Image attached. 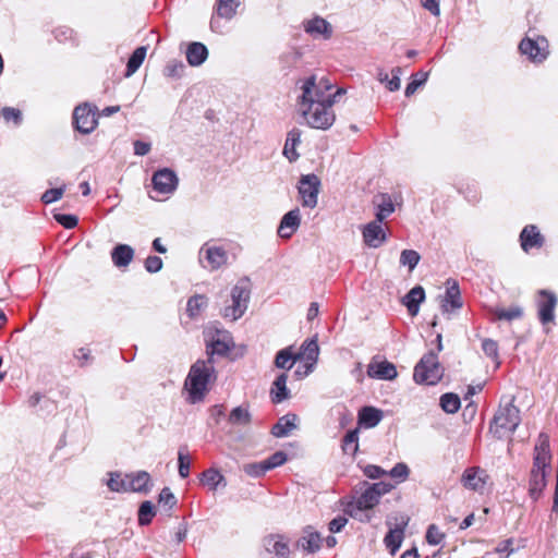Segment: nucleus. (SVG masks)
Instances as JSON below:
<instances>
[{"label":"nucleus","mask_w":558,"mask_h":558,"mask_svg":"<svg viewBox=\"0 0 558 558\" xmlns=\"http://www.w3.org/2000/svg\"><path fill=\"white\" fill-rule=\"evenodd\" d=\"M214 379H216L214 361L210 357L206 361H196L184 384L187 391L186 400L192 404L203 401L208 390L207 385Z\"/></svg>","instance_id":"nucleus-1"},{"label":"nucleus","mask_w":558,"mask_h":558,"mask_svg":"<svg viewBox=\"0 0 558 558\" xmlns=\"http://www.w3.org/2000/svg\"><path fill=\"white\" fill-rule=\"evenodd\" d=\"M252 283L247 277L241 278L231 289L232 304L225 306L222 316L234 322L241 318L247 310L251 299Z\"/></svg>","instance_id":"nucleus-2"},{"label":"nucleus","mask_w":558,"mask_h":558,"mask_svg":"<svg viewBox=\"0 0 558 558\" xmlns=\"http://www.w3.org/2000/svg\"><path fill=\"white\" fill-rule=\"evenodd\" d=\"M444 367L434 351L425 353L414 367L413 378L417 384L434 386L441 380Z\"/></svg>","instance_id":"nucleus-3"},{"label":"nucleus","mask_w":558,"mask_h":558,"mask_svg":"<svg viewBox=\"0 0 558 558\" xmlns=\"http://www.w3.org/2000/svg\"><path fill=\"white\" fill-rule=\"evenodd\" d=\"M301 89L302 95L300 96L299 105L302 108H304L306 104L333 105L336 98L345 93L343 88H338L333 94H326L325 90L316 84L315 75L307 77L303 82Z\"/></svg>","instance_id":"nucleus-4"},{"label":"nucleus","mask_w":558,"mask_h":558,"mask_svg":"<svg viewBox=\"0 0 558 558\" xmlns=\"http://www.w3.org/2000/svg\"><path fill=\"white\" fill-rule=\"evenodd\" d=\"M520 422L519 409L512 402H509L505 407L499 408L490 423L489 429L497 438H502L505 432L514 433Z\"/></svg>","instance_id":"nucleus-5"},{"label":"nucleus","mask_w":558,"mask_h":558,"mask_svg":"<svg viewBox=\"0 0 558 558\" xmlns=\"http://www.w3.org/2000/svg\"><path fill=\"white\" fill-rule=\"evenodd\" d=\"M332 106L328 104H306L304 108L300 107V111L311 128L327 130L333 124L336 119Z\"/></svg>","instance_id":"nucleus-6"},{"label":"nucleus","mask_w":558,"mask_h":558,"mask_svg":"<svg viewBox=\"0 0 558 558\" xmlns=\"http://www.w3.org/2000/svg\"><path fill=\"white\" fill-rule=\"evenodd\" d=\"M519 50L535 63L543 62L549 53L548 41L544 36L531 37L530 35H526L521 40Z\"/></svg>","instance_id":"nucleus-7"},{"label":"nucleus","mask_w":558,"mask_h":558,"mask_svg":"<svg viewBox=\"0 0 558 558\" xmlns=\"http://www.w3.org/2000/svg\"><path fill=\"white\" fill-rule=\"evenodd\" d=\"M198 259L204 269L215 271L227 264L228 254L222 246L205 243L199 250Z\"/></svg>","instance_id":"nucleus-8"},{"label":"nucleus","mask_w":558,"mask_h":558,"mask_svg":"<svg viewBox=\"0 0 558 558\" xmlns=\"http://www.w3.org/2000/svg\"><path fill=\"white\" fill-rule=\"evenodd\" d=\"M96 110L97 108L95 106H90L87 102L78 105L73 111V124L75 130L82 134L92 133L98 124Z\"/></svg>","instance_id":"nucleus-9"},{"label":"nucleus","mask_w":558,"mask_h":558,"mask_svg":"<svg viewBox=\"0 0 558 558\" xmlns=\"http://www.w3.org/2000/svg\"><path fill=\"white\" fill-rule=\"evenodd\" d=\"M319 187L320 180L316 174L310 173L301 177L298 189L302 198V205L304 207H316L318 202Z\"/></svg>","instance_id":"nucleus-10"},{"label":"nucleus","mask_w":558,"mask_h":558,"mask_svg":"<svg viewBox=\"0 0 558 558\" xmlns=\"http://www.w3.org/2000/svg\"><path fill=\"white\" fill-rule=\"evenodd\" d=\"M558 299L556 294L549 290H539L537 292L536 305L538 319L543 325H547L555 320V308Z\"/></svg>","instance_id":"nucleus-11"},{"label":"nucleus","mask_w":558,"mask_h":558,"mask_svg":"<svg viewBox=\"0 0 558 558\" xmlns=\"http://www.w3.org/2000/svg\"><path fill=\"white\" fill-rule=\"evenodd\" d=\"M241 5V0H216L215 13L210 19V29L220 32V19L232 20Z\"/></svg>","instance_id":"nucleus-12"},{"label":"nucleus","mask_w":558,"mask_h":558,"mask_svg":"<svg viewBox=\"0 0 558 558\" xmlns=\"http://www.w3.org/2000/svg\"><path fill=\"white\" fill-rule=\"evenodd\" d=\"M128 493L148 495L154 488V481L146 471L138 470L126 473Z\"/></svg>","instance_id":"nucleus-13"},{"label":"nucleus","mask_w":558,"mask_h":558,"mask_svg":"<svg viewBox=\"0 0 558 558\" xmlns=\"http://www.w3.org/2000/svg\"><path fill=\"white\" fill-rule=\"evenodd\" d=\"M362 234L364 243L374 248L379 247L387 240L386 232L381 227V221L378 220L371 221L364 226Z\"/></svg>","instance_id":"nucleus-14"},{"label":"nucleus","mask_w":558,"mask_h":558,"mask_svg":"<svg viewBox=\"0 0 558 558\" xmlns=\"http://www.w3.org/2000/svg\"><path fill=\"white\" fill-rule=\"evenodd\" d=\"M301 225V213L294 208L283 215L278 227V235L282 239H290Z\"/></svg>","instance_id":"nucleus-15"},{"label":"nucleus","mask_w":558,"mask_h":558,"mask_svg":"<svg viewBox=\"0 0 558 558\" xmlns=\"http://www.w3.org/2000/svg\"><path fill=\"white\" fill-rule=\"evenodd\" d=\"M488 475L486 472L477 466L466 469L462 474V483L464 487L478 492L482 490L486 484Z\"/></svg>","instance_id":"nucleus-16"},{"label":"nucleus","mask_w":558,"mask_h":558,"mask_svg":"<svg viewBox=\"0 0 558 558\" xmlns=\"http://www.w3.org/2000/svg\"><path fill=\"white\" fill-rule=\"evenodd\" d=\"M154 191L158 194L171 193L174 189V171L161 169L154 173L151 179Z\"/></svg>","instance_id":"nucleus-17"},{"label":"nucleus","mask_w":558,"mask_h":558,"mask_svg":"<svg viewBox=\"0 0 558 558\" xmlns=\"http://www.w3.org/2000/svg\"><path fill=\"white\" fill-rule=\"evenodd\" d=\"M367 375L372 378L392 380L397 377L398 372L396 366L388 362H371L367 366Z\"/></svg>","instance_id":"nucleus-18"},{"label":"nucleus","mask_w":558,"mask_h":558,"mask_svg":"<svg viewBox=\"0 0 558 558\" xmlns=\"http://www.w3.org/2000/svg\"><path fill=\"white\" fill-rule=\"evenodd\" d=\"M303 26L304 31L313 37L328 39L332 34L331 25L320 16L304 21Z\"/></svg>","instance_id":"nucleus-19"},{"label":"nucleus","mask_w":558,"mask_h":558,"mask_svg":"<svg viewBox=\"0 0 558 558\" xmlns=\"http://www.w3.org/2000/svg\"><path fill=\"white\" fill-rule=\"evenodd\" d=\"M458 310L462 307L461 292L459 284L456 280H447V289L444 300L441 301V308L444 312Z\"/></svg>","instance_id":"nucleus-20"},{"label":"nucleus","mask_w":558,"mask_h":558,"mask_svg":"<svg viewBox=\"0 0 558 558\" xmlns=\"http://www.w3.org/2000/svg\"><path fill=\"white\" fill-rule=\"evenodd\" d=\"M265 550L272 555L271 558H288L290 549L288 544L279 535H269L264 538Z\"/></svg>","instance_id":"nucleus-21"},{"label":"nucleus","mask_w":558,"mask_h":558,"mask_svg":"<svg viewBox=\"0 0 558 558\" xmlns=\"http://www.w3.org/2000/svg\"><path fill=\"white\" fill-rule=\"evenodd\" d=\"M207 47L199 41L190 43L185 49L186 61L191 66L202 65L208 58Z\"/></svg>","instance_id":"nucleus-22"},{"label":"nucleus","mask_w":558,"mask_h":558,"mask_svg":"<svg viewBox=\"0 0 558 558\" xmlns=\"http://www.w3.org/2000/svg\"><path fill=\"white\" fill-rule=\"evenodd\" d=\"M521 247L524 252H529L533 247H541L544 239L538 229L533 226H526L520 234Z\"/></svg>","instance_id":"nucleus-23"},{"label":"nucleus","mask_w":558,"mask_h":558,"mask_svg":"<svg viewBox=\"0 0 558 558\" xmlns=\"http://www.w3.org/2000/svg\"><path fill=\"white\" fill-rule=\"evenodd\" d=\"M408 521L409 518L402 520L399 525H397L395 529L389 530V532L386 534L384 538V543L391 555H395L402 544L404 537V529L408 524Z\"/></svg>","instance_id":"nucleus-24"},{"label":"nucleus","mask_w":558,"mask_h":558,"mask_svg":"<svg viewBox=\"0 0 558 558\" xmlns=\"http://www.w3.org/2000/svg\"><path fill=\"white\" fill-rule=\"evenodd\" d=\"M384 413L381 410L366 405L359 411V424L365 428H373L377 426L383 420Z\"/></svg>","instance_id":"nucleus-25"},{"label":"nucleus","mask_w":558,"mask_h":558,"mask_svg":"<svg viewBox=\"0 0 558 558\" xmlns=\"http://www.w3.org/2000/svg\"><path fill=\"white\" fill-rule=\"evenodd\" d=\"M425 300V291L423 287H413L403 298V304L407 306L408 312L411 316H415L418 313L420 304Z\"/></svg>","instance_id":"nucleus-26"},{"label":"nucleus","mask_w":558,"mask_h":558,"mask_svg":"<svg viewBox=\"0 0 558 558\" xmlns=\"http://www.w3.org/2000/svg\"><path fill=\"white\" fill-rule=\"evenodd\" d=\"M288 375L282 373L276 377L270 388V399L274 403H281L290 397V390L287 387Z\"/></svg>","instance_id":"nucleus-27"},{"label":"nucleus","mask_w":558,"mask_h":558,"mask_svg":"<svg viewBox=\"0 0 558 558\" xmlns=\"http://www.w3.org/2000/svg\"><path fill=\"white\" fill-rule=\"evenodd\" d=\"M231 337L228 332H218L217 338H214L207 344V353L209 357L213 360V355H226L230 350Z\"/></svg>","instance_id":"nucleus-28"},{"label":"nucleus","mask_w":558,"mask_h":558,"mask_svg":"<svg viewBox=\"0 0 558 558\" xmlns=\"http://www.w3.org/2000/svg\"><path fill=\"white\" fill-rule=\"evenodd\" d=\"M134 257V250L128 244H118L111 251L114 266L121 268L130 265Z\"/></svg>","instance_id":"nucleus-29"},{"label":"nucleus","mask_w":558,"mask_h":558,"mask_svg":"<svg viewBox=\"0 0 558 558\" xmlns=\"http://www.w3.org/2000/svg\"><path fill=\"white\" fill-rule=\"evenodd\" d=\"M296 421L298 416L295 414L281 416L272 426L271 434L278 438L288 436L294 428H296Z\"/></svg>","instance_id":"nucleus-30"},{"label":"nucleus","mask_w":558,"mask_h":558,"mask_svg":"<svg viewBox=\"0 0 558 558\" xmlns=\"http://www.w3.org/2000/svg\"><path fill=\"white\" fill-rule=\"evenodd\" d=\"M365 485H367V487L360 495V497L356 499V501L354 504L355 508L359 512H363V511L373 509L379 502V499H380L378 497V493L372 490L368 483H365Z\"/></svg>","instance_id":"nucleus-31"},{"label":"nucleus","mask_w":558,"mask_h":558,"mask_svg":"<svg viewBox=\"0 0 558 558\" xmlns=\"http://www.w3.org/2000/svg\"><path fill=\"white\" fill-rule=\"evenodd\" d=\"M322 541L320 534L308 526L304 531V535L299 539L298 545L308 553H315L319 550Z\"/></svg>","instance_id":"nucleus-32"},{"label":"nucleus","mask_w":558,"mask_h":558,"mask_svg":"<svg viewBox=\"0 0 558 558\" xmlns=\"http://www.w3.org/2000/svg\"><path fill=\"white\" fill-rule=\"evenodd\" d=\"M301 131L296 128H293L287 134L286 144L283 147V155L289 159V161H295L299 158V154L296 153V145L301 143Z\"/></svg>","instance_id":"nucleus-33"},{"label":"nucleus","mask_w":558,"mask_h":558,"mask_svg":"<svg viewBox=\"0 0 558 558\" xmlns=\"http://www.w3.org/2000/svg\"><path fill=\"white\" fill-rule=\"evenodd\" d=\"M300 360V355L293 353L292 347L284 348L277 352L275 357V366L277 368L289 371L294 363Z\"/></svg>","instance_id":"nucleus-34"},{"label":"nucleus","mask_w":558,"mask_h":558,"mask_svg":"<svg viewBox=\"0 0 558 558\" xmlns=\"http://www.w3.org/2000/svg\"><path fill=\"white\" fill-rule=\"evenodd\" d=\"M302 51L299 48L291 47L279 56V64L282 70L294 69L302 59Z\"/></svg>","instance_id":"nucleus-35"},{"label":"nucleus","mask_w":558,"mask_h":558,"mask_svg":"<svg viewBox=\"0 0 558 558\" xmlns=\"http://www.w3.org/2000/svg\"><path fill=\"white\" fill-rule=\"evenodd\" d=\"M106 482L107 487L113 493H128L126 473L120 471L109 472Z\"/></svg>","instance_id":"nucleus-36"},{"label":"nucleus","mask_w":558,"mask_h":558,"mask_svg":"<svg viewBox=\"0 0 558 558\" xmlns=\"http://www.w3.org/2000/svg\"><path fill=\"white\" fill-rule=\"evenodd\" d=\"M547 474H530L529 477V495L536 501L541 498L544 488L546 487Z\"/></svg>","instance_id":"nucleus-37"},{"label":"nucleus","mask_w":558,"mask_h":558,"mask_svg":"<svg viewBox=\"0 0 558 558\" xmlns=\"http://www.w3.org/2000/svg\"><path fill=\"white\" fill-rule=\"evenodd\" d=\"M208 299L203 294H196L189 299L186 313L190 318H196L207 307Z\"/></svg>","instance_id":"nucleus-38"},{"label":"nucleus","mask_w":558,"mask_h":558,"mask_svg":"<svg viewBox=\"0 0 558 558\" xmlns=\"http://www.w3.org/2000/svg\"><path fill=\"white\" fill-rule=\"evenodd\" d=\"M319 347L317 340L315 338L307 339L303 342L300 348V352L296 355H300V360L304 359L312 363H316L318 360Z\"/></svg>","instance_id":"nucleus-39"},{"label":"nucleus","mask_w":558,"mask_h":558,"mask_svg":"<svg viewBox=\"0 0 558 558\" xmlns=\"http://www.w3.org/2000/svg\"><path fill=\"white\" fill-rule=\"evenodd\" d=\"M147 48L145 46L137 47L130 56L126 63L125 76L133 75L142 65L146 57Z\"/></svg>","instance_id":"nucleus-40"},{"label":"nucleus","mask_w":558,"mask_h":558,"mask_svg":"<svg viewBox=\"0 0 558 558\" xmlns=\"http://www.w3.org/2000/svg\"><path fill=\"white\" fill-rule=\"evenodd\" d=\"M201 482L213 490H217L221 484L226 486L223 475L215 469L204 471L201 475Z\"/></svg>","instance_id":"nucleus-41"},{"label":"nucleus","mask_w":558,"mask_h":558,"mask_svg":"<svg viewBox=\"0 0 558 558\" xmlns=\"http://www.w3.org/2000/svg\"><path fill=\"white\" fill-rule=\"evenodd\" d=\"M156 515V509L151 501H143L137 510V521L141 526L148 525Z\"/></svg>","instance_id":"nucleus-42"},{"label":"nucleus","mask_w":558,"mask_h":558,"mask_svg":"<svg viewBox=\"0 0 558 558\" xmlns=\"http://www.w3.org/2000/svg\"><path fill=\"white\" fill-rule=\"evenodd\" d=\"M440 408L442 411L449 414H453L459 411L461 407L460 398L457 393L447 392L440 397Z\"/></svg>","instance_id":"nucleus-43"},{"label":"nucleus","mask_w":558,"mask_h":558,"mask_svg":"<svg viewBox=\"0 0 558 558\" xmlns=\"http://www.w3.org/2000/svg\"><path fill=\"white\" fill-rule=\"evenodd\" d=\"M342 449L345 453L354 456L359 450V429L349 430L342 440Z\"/></svg>","instance_id":"nucleus-44"},{"label":"nucleus","mask_w":558,"mask_h":558,"mask_svg":"<svg viewBox=\"0 0 558 558\" xmlns=\"http://www.w3.org/2000/svg\"><path fill=\"white\" fill-rule=\"evenodd\" d=\"M494 314L499 320L511 322L523 316V308L520 306H511L510 308H497L495 310Z\"/></svg>","instance_id":"nucleus-45"},{"label":"nucleus","mask_w":558,"mask_h":558,"mask_svg":"<svg viewBox=\"0 0 558 558\" xmlns=\"http://www.w3.org/2000/svg\"><path fill=\"white\" fill-rule=\"evenodd\" d=\"M534 457L551 460L549 439L548 436L544 433H541L538 436V441L534 447Z\"/></svg>","instance_id":"nucleus-46"},{"label":"nucleus","mask_w":558,"mask_h":558,"mask_svg":"<svg viewBox=\"0 0 558 558\" xmlns=\"http://www.w3.org/2000/svg\"><path fill=\"white\" fill-rule=\"evenodd\" d=\"M229 421L234 425H246L251 422V414L247 409L236 407L231 411Z\"/></svg>","instance_id":"nucleus-47"},{"label":"nucleus","mask_w":558,"mask_h":558,"mask_svg":"<svg viewBox=\"0 0 558 558\" xmlns=\"http://www.w3.org/2000/svg\"><path fill=\"white\" fill-rule=\"evenodd\" d=\"M427 78L428 72L420 71L414 74L412 81L405 87L404 95L407 97L412 96L417 90V88L426 83Z\"/></svg>","instance_id":"nucleus-48"},{"label":"nucleus","mask_w":558,"mask_h":558,"mask_svg":"<svg viewBox=\"0 0 558 558\" xmlns=\"http://www.w3.org/2000/svg\"><path fill=\"white\" fill-rule=\"evenodd\" d=\"M420 259V254L414 250H403L400 255V264L408 266L410 271L417 266Z\"/></svg>","instance_id":"nucleus-49"},{"label":"nucleus","mask_w":558,"mask_h":558,"mask_svg":"<svg viewBox=\"0 0 558 558\" xmlns=\"http://www.w3.org/2000/svg\"><path fill=\"white\" fill-rule=\"evenodd\" d=\"M395 206L391 202L390 197L387 195H383L381 203L377 206L376 211V220L381 221L388 217L391 213H393Z\"/></svg>","instance_id":"nucleus-50"},{"label":"nucleus","mask_w":558,"mask_h":558,"mask_svg":"<svg viewBox=\"0 0 558 558\" xmlns=\"http://www.w3.org/2000/svg\"><path fill=\"white\" fill-rule=\"evenodd\" d=\"M388 474L390 477L395 478L397 483H402L409 477L410 469L405 463L399 462L389 471Z\"/></svg>","instance_id":"nucleus-51"},{"label":"nucleus","mask_w":558,"mask_h":558,"mask_svg":"<svg viewBox=\"0 0 558 558\" xmlns=\"http://www.w3.org/2000/svg\"><path fill=\"white\" fill-rule=\"evenodd\" d=\"M551 468V460L543 459L533 456V465L530 474H547V471Z\"/></svg>","instance_id":"nucleus-52"},{"label":"nucleus","mask_w":558,"mask_h":558,"mask_svg":"<svg viewBox=\"0 0 558 558\" xmlns=\"http://www.w3.org/2000/svg\"><path fill=\"white\" fill-rule=\"evenodd\" d=\"M287 461V454L283 451H276L270 457L264 460L265 468L270 471L277 466L282 465Z\"/></svg>","instance_id":"nucleus-53"},{"label":"nucleus","mask_w":558,"mask_h":558,"mask_svg":"<svg viewBox=\"0 0 558 558\" xmlns=\"http://www.w3.org/2000/svg\"><path fill=\"white\" fill-rule=\"evenodd\" d=\"M65 191V185L60 187L49 189L41 195V202L45 204H51L59 201Z\"/></svg>","instance_id":"nucleus-54"},{"label":"nucleus","mask_w":558,"mask_h":558,"mask_svg":"<svg viewBox=\"0 0 558 558\" xmlns=\"http://www.w3.org/2000/svg\"><path fill=\"white\" fill-rule=\"evenodd\" d=\"M53 218L65 229H73L78 223V218L71 214H54Z\"/></svg>","instance_id":"nucleus-55"},{"label":"nucleus","mask_w":558,"mask_h":558,"mask_svg":"<svg viewBox=\"0 0 558 558\" xmlns=\"http://www.w3.org/2000/svg\"><path fill=\"white\" fill-rule=\"evenodd\" d=\"M445 538V534L435 525L428 526L426 532V542L429 545H439Z\"/></svg>","instance_id":"nucleus-56"},{"label":"nucleus","mask_w":558,"mask_h":558,"mask_svg":"<svg viewBox=\"0 0 558 558\" xmlns=\"http://www.w3.org/2000/svg\"><path fill=\"white\" fill-rule=\"evenodd\" d=\"M1 117L4 121L13 122L15 125H19L22 122V112L12 107H4L1 110Z\"/></svg>","instance_id":"nucleus-57"},{"label":"nucleus","mask_w":558,"mask_h":558,"mask_svg":"<svg viewBox=\"0 0 558 558\" xmlns=\"http://www.w3.org/2000/svg\"><path fill=\"white\" fill-rule=\"evenodd\" d=\"M244 472L253 477H259L264 475L267 471L265 468V462H254V463H247L243 466Z\"/></svg>","instance_id":"nucleus-58"},{"label":"nucleus","mask_w":558,"mask_h":558,"mask_svg":"<svg viewBox=\"0 0 558 558\" xmlns=\"http://www.w3.org/2000/svg\"><path fill=\"white\" fill-rule=\"evenodd\" d=\"M178 462H179V474L181 477L185 478L190 474V468H191V458L189 454L183 453L182 451L178 454Z\"/></svg>","instance_id":"nucleus-59"},{"label":"nucleus","mask_w":558,"mask_h":558,"mask_svg":"<svg viewBox=\"0 0 558 558\" xmlns=\"http://www.w3.org/2000/svg\"><path fill=\"white\" fill-rule=\"evenodd\" d=\"M145 269L150 274L158 272L162 268V259L159 256L153 255L145 259Z\"/></svg>","instance_id":"nucleus-60"},{"label":"nucleus","mask_w":558,"mask_h":558,"mask_svg":"<svg viewBox=\"0 0 558 558\" xmlns=\"http://www.w3.org/2000/svg\"><path fill=\"white\" fill-rule=\"evenodd\" d=\"M482 350L492 359H496L498 356V344L493 339H484L482 341Z\"/></svg>","instance_id":"nucleus-61"},{"label":"nucleus","mask_w":558,"mask_h":558,"mask_svg":"<svg viewBox=\"0 0 558 558\" xmlns=\"http://www.w3.org/2000/svg\"><path fill=\"white\" fill-rule=\"evenodd\" d=\"M364 474L368 478L376 480L385 475L386 471L378 465L368 464L364 468Z\"/></svg>","instance_id":"nucleus-62"},{"label":"nucleus","mask_w":558,"mask_h":558,"mask_svg":"<svg viewBox=\"0 0 558 558\" xmlns=\"http://www.w3.org/2000/svg\"><path fill=\"white\" fill-rule=\"evenodd\" d=\"M347 523L348 519L345 517L338 515L329 522L328 529L331 533H338L345 526Z\"/></svg>","instance_id":"nucleus-63"},{"label":"nucleus","mask_w":558,"mask_h":558,"mask_svg":"<svg viewBox=\"0 0 558 558\" xmlns=\"http://www.w3.org/2000/svg\"><path fill=\"white\" fill-rule=\"evenodd\" d=\"M372 490L378 493V497L380 498L383 495L389 493L395 486L390 483L378 482L374 484H369Z\"/></svg>","instance_id":"nucleus-64"}]
</instances>
